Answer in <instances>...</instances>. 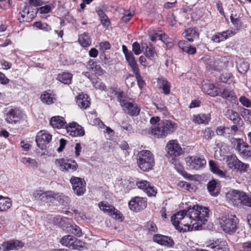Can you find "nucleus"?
Segmentation results:
<instances>
[{
  "label": "nucleus",
  "instance_id": "25",
  "mask_svg": "<svg viewBox=\"0 0 251 251\" xmlns=\"http://www.w3.org/2000/svg\"><path fill=\"white\" fill-rule=\"evenodd\" d=\"M208 163L210 170L214 174L221 177H226V172L221 170L219 166L216 162L211 160L209 161Z\"/></svg>",
  "mask_w": 251,
  "mask_h": 251
},
{
  "label": "nucleus",
  "instance_id": "32",
  "mask_svg": "<svg viewBox=\"0 0 251 251\" xmlns=\"http://www.w3.org/2000/svg\"><path fill=\"white\" fill-rule=\"evenodd\" d=\"M217 184L215 180L210 181L207 184V190L212 196L216 197L220 193V189L217 186Z\"/></svg>",
  "mask_w": 251,
  "mask_h": 251
},
{
  "label": "nucleus",
  "instance_id": "56",
  "mask_svg": "<svg viewBox=\"0 0 251 251\" xmlns=\"http://www.w3.org/2000/svg\"><path fill=\"white\" fill-rule=\"evenodd\" d=\"M129 66L131 68L132 71L134 73L135 76L140 75L139 69L137 62L129 64Z\"/></svg>",
  "mask_w": 251,
  "mask_h": 251
},
{
  "label": "nucleus",
  "instance_id": "49",
  "mask_svg": "<svg viewBox=\"0 0 251 251\" xmlns=\"http://www.w3.org/2000/svg\"><path fill=\"white\" fill-rule=\"evenodd\" d=\"M203 137L206 140H210L214 135V132L210 127H206L202 131Z\"/></svg>",
  "mask_w": 251,
  "mask_h": 251
},
{
  "label": "nucleus",
  "instance_id": "24",
  "mask_svg": "<svg viewBox=\"0 0 251 251\" xmlns=\"http://www.w3.org/2000/svg\"><path fill=\"white\" fill-rule=\"evenodd\" d=\"M211 119L210 115L209 114H199L194 115L192 120L193 122L197 124H207Z\"/></svg>",
  "mask_w": 251,
  "mask_h": 251
},
{
  "label": "nucleus",
  "instance_id": "46",
  "mask_svg": "<svg viewBox=\"0 0 251 251\" xmlns=\"http://www.w3.org/2000/svg\"><path fill=\"white\" fill-rule=\"evenodd\" d=\"M67 231L73 234H75L78 237L81 236V232L80 228L79 226L76 225H71L67 227Z\"/></svg>",
  "mask_w": 251,
  "mask_h": 251
},
{
  "label": "nucleus",
  "instance_id": "63",
  "mask_svg": "<svg viewBox=\"0 0 251 251\" xmlns=\"http://www.w3.org/2000/svg\"><path fill=\"white\" fill-rule=\"evenodd\" d=\"M179 185L189 191H193L194 190V189L191 186V185L186 182H180L179 183Z\"/></svg>",
  "mask_w": 251,
  "mask_h": 251
},
{
  "label": "nucleus",
  "instance_id": "41",
  "mask_svg": "<svg viewBox=\"0 0 251 251\" xmlns=\"http://www.w3.org/2000/svg\"><path fill=\"white\" fill-rule=\"evenodd\" d=\"M21 161L29 168H36L37 167L36 160L29 157H23L21 158Z\"/></svg>",
  "mask_w": 251,
  "mask_h": 251
},
{
  "label": "nucleus",
  "instance_id": "39",
  "mask_svg": "<svg viewBox=\"0 0 251 251\" xmlns=\"http://www.w3.org/2000/svg\"><path fill=\"white\" fill-rule=\"evenodd\" d=\"M75 237L72 235L64 236L60 240L61 244L68 248L71 249Z\"/></svg>",
  "mask_w": 251,
  "mask_h": 251
},
{
  "label": "nucleus",
  "instance_id": "3",
  "mask_svg": "<svg viewBox=\"0 0 251 251\" xmlns=\"http://www.w3.org/2000/svg\"><path fill=\"white\" fill-rule=\"evenodd\" d=\"M226 199L229 204L235 207H241L244 205L251 208V195L243 191L230 190L226 193Z\"/></svg>",
  "mask_w": 251,
  "mask_h": 251
},
{
  "label": "nucleus",
  "instance_id": "38",
  "mask_svg": "<svg viewBox=\"0 0 251 251\" xmlns=\"http://www.w3.org/2000/svg\"><path fill=\"white\" fill-rule=\"evenodd\" d=\"M78 41L81 45L84 47L89 46L91 44V40L88 33H84L80 35Z\"/></svg>",
  "mask_w": 251,
  "mask_h": 251
},
{
  "label": "nucleus",
  "instance_id": "27",
  "mask_svg": "<svg viewBox=\"0 0 251 251\" xmlns=\"http://www.w3.org/2000/svg\"><path fill=\"white\" fill-rule=\"evenodd\" d=\"M88 99L87 95L84 94H79L76 98V103L78 106L81 108H87L90 104Z\"/></svg>",
  "mask_w": 251,
  "mask_h": 251
},
{
  "label": "nucleus",
  "instance_id": "7",
  "mask_svg": "<svg viewBox=\"0 0 251 251\" xmlns=\"http://www.w3.org/2000/svg\"><path fill=\"white\" fill-rule=\"evenodd\" d=\"M231 142L241 157L248 159L251 157V147L242 139L234 138L232 139Z\"/></svg>",
  "mask_w": 251,
  "mask_h": 251
},
{
  "label": "nucleus",
  "instance_id": "33",
  "mask_svg": "<svg viewBox=\"0 0 251 251\" xmlns=\"http://www.w3.org/2000/svg\"><path fill=\"white\" fill-rule=\"evenodd\" d=\"M158 84L159 88H161L165 95H168L170 92L171 84L165 78H160L158 79Z\"/></svg>",
  "mask_w": 251,
  "mask_h": 251
},
{
  "label": "nucleus",
  "instance_id": "44",
  "mask_svg": "<svg viewBox=\"0 0 251 251\" xmlns=\"http://www.w3.org/2000/svg\"><path fill=\"white\" fill-rule=\"evenodd\" d=\"M33 26L39 29H42L45 31H50L51 30V27L46 23H42L40 22H36L34 23Z\"/></svg>",
  "mask_w": 251,
  "mask_h": 251
},
{
  "label": "nucleus",
  "instance_id": "14",
  "mask_svg": "<svg viewBox=\"0 0 251 251\" xmlns=\"http://www.w3.org/2000/svg\"><path fill=\"white\" fill-rule=\"evenodd\" d=\"M52 139L51 135L47 130H41L37 134L36 142L37 146L41 149H44L46 145L48 144Z\"/></svg>",
  "mask_w": 251,
  "mask_h": 251
},
{
  "label": "nucleus",
  "instance_id": "28",
  "mask_svg": "<svg viewBox=\"0 0 251 251\" xmlns=\"http://www.w3.org/2000/svg\"><path fill=\"white\" fill-rule=\"evenodd\" d=\"M240 160L235 155L232 154L226 156V163L227 167L231 170H236Z\"/></svg>",
  "mask_w": 251,
  "mask_h": 251
},
{
  "label": "nucleus",
  "instance_id": "30",
  "mask_svg": "<svg viewBox=\"0 0 251 251\" xmlns=\"http://www.w3.org/2000/svg\"><path fill=\"white\" fill-rule=\"evenodd\" d=\"M202 89L204 93L213 97L219 95L217 88L211 83L204 84L202 85Z\"/></svg>",
  "mask_w": 251,
  "mask_h": 251
},
{
  "label": "nucleus",
  "instance_id": "58",
  "mask_svg": "<svg viewBox=\"0 0 251 251\" xmlns=\"http://www.w3.org/2000/svg\"><path fill=\"white\" fill-rule=\"evenodd\" d=\"M125 57L126 61L128 63V65L136 62L135 57L131 51L128 53V54H126L125 55Z\"/></svg>",
  "mask_w": 251,
  "mask_h": 251
},
{
  "label": "nucleus",
  "instance_id": "9",
  "mask_svg": "<svg viewBox=\"0 0 251 251\" xmlns=\"http://www.w3.org/2000/svg\"><path fill=\"white\" fill-rule=\"evenodd\" d=\"M188 166L192 169L199 170L204 167L206 161L203 156H189L185 158Z\"/></svg>",
  "mask_w": 251,
  "mask_h": 251
},
{
  "label": "nucleus",
  "instance_id": "36",
  "mask_svg": "<svg viewBox=\"0 0 251 251\" xmlns=\"http://www.w3.org/2000/svg\"><path fill=\"white\" fill-rule=\"evenodd\" d=\"M225 115L230 120L233 121L235 123H238L240 120L238 113L232 109L227 110Z\"/></svg>",
  "mask_w": 251,
  "mask_h": 251
},
{
  "label": "nucleus",
  "instance_id": "55",
  "mask_svg": "<svg viewBox=\"0 0 251 251\" xmlns=\"http://www.w3.org/2000/svg\"><path fill=\"white\" fill-rule=\"evenodd\" d=\"M132 51L136 55H139L142 53V49L140 44L137 42H134L132 44Z\"/></svg>",
  "mask_w": 251,
  "mask_h": 251
},
{
  "label": "nucleus",
  "instance_id": "59",
  "mask_svg": "<svg viewBox=\"0 0 251 251\" xmlns=\"http://www.w3.org/2000/svg\"><path fill=\"white\" fill-rule=\"evenodd\" d=\"M189 54H194L196 52V49L195 47L192 46L190 44L187 46L185 50H184Z\"/></svg>",
  "mask_w": 251,
  "mask_h": 251
},
{
  "label": "nucleus",
  "instance_id": "57",
  "mask_svg": "<svg viewBox=\"0 0 251 251\" xmlns=\"http://www.w3.org/2000/svg\"><path fill=\"white\" fill-rule=\"evenodd\" d=\"M129 66L131 68L132 71L134 73L135 76L140 75L139 69L137 62L129 64Z\"/></svg>",
  "mask_w": 251,
  "mask_h": 251
},
{
  "label": "nucleus",
  "instance_id": "43",
  "mask_svg": "<svg viewBox=\"0 0 251 251\" xmlns=\"http://www.w3.org/2000/svg\"><path fill=\"white\" fill-rule=\"evenodd\" d=\"M91 82L94 87L97 89L100 90H105L106 89V87L105 84L100 78L98 77L92 79Z\"/></svg>",
  "mask_w": 251,
  "mask_h": 251
},
{
  "label": "nucleus",
  "instance_id": "35",
  "mask_svg": "<svg viewBox=\"0 0 251 251\" xmlns=\"http://www.w3.org/2000/svg\"><path fill=\"white\" fill-rule=\"evenodd\" d=\"M224 99L234 100L236 97L234 95V93L230 88H225L221 92H219V95Z\"/></svg>",
  "mask_w": 251,
  "mask_h": 251
},
{
  "label": "nucleus",
  "instance_id": "31",
  "mask_svg": "<svg viewBox=\"0 0 251 251\" xmlns=\"http://www.w3.org/2000/svg\"><path fill=\"white\" fill-rule=\"evenodd\" d=\"M199 33L195 28H189L186 29L183 36L190 42H193L194 39L198 38Z\"/></svg>",
  "mask_w": 251,
  "mask_h": 251
},
{
  "label": "nucleus",
  "instance_id": "18",
  "mask_svg": "<svg viewBox=\"0 0 251 251\" xmlns=\"http://www.w3.org/2000/svg\"><path fill=\"white\" fill-rule=\"evenodd\" d=\"M136 186L139 189H142L148 196H155L157 194V190L150 182L141 180L136 182Z\"/></svg>",
  "mask_w": 251,
  "mask_h": 251
},
{
  "label": "nucleus",
  "instance_id": "50",
  "mask_svg": "<svg viewBox=\"0 0 251 251\" xmlns=\"http://www.w3.org/2000/svg\"><path fill=\"white\" fill-rule=\"evenodd\" d=\"M249 167V164L244 163L240 160L236 170L239 171L241 173H244L247 171Z\"/></svg>",
  "mask_w": 251,
  "mask_h": 251
},
{
  "label": "nucleus",
  "instance_id": "37",
  "mask_svg": "<svg viewBox=\"0 0 251 251\" xmlns=\"http://www.w3.org/2000/svg\"><path fill=\"white\" fill-rule=\"evenodd\" d=\"M144 54L148 58L152 60H154L157 56L154 48L152 45L147 46Z\"/></svg>",
  "mask_w": 251,
  "mask_h": 251
},
{
  "label": "nucleus",
  "instance_id": "60",
  "mask_svg": "<svg viewBox=\"0 0 251 251\" xmlns=\"http://www.w3.org/2000/svg\"><path fill=\"white\" fill-rule=\"evenodd\" d=\"M100 50L102 51H104L109 50L110 48V44L108 42L105 41L101 42L100 44Z\"/></svg>",
  "mask_w": 251,
  "mask_h": 251
},
{
  "label": "nucleus",
  "instance_id": "53",
  "mask_svg": "<svg viewBox=\"0 0 251 251\" xmlns=\"http://www.w3.org/2000/svg\"><path fill=\"white\" fill-rule=\"evenodd\" d=\"M239 251H251V241L242 243L239 247Z\"/></svg>",
  "mask_w": 251,
  "mask_h": 251
},
{
  "label": "nucleus",
  "instance_id": "61",
  "mask_svg": "<svg viewBox=\"0 0 251 251\" xmlns=\"http://www.w3.org/2000/svg\"><path fill=\"white\" fill-rule=\"evenodd\" d=\"M0 64L3 69L8 70L11 68L12 64L8 61L2 59L0 60Z\"/></svg>",
  "mask_w": 251,
  "mask_h": 251
},
{
  "label": "nucleus",
  "instance_id": "4",
  "mask_svg": "<svg viewBox=\"0 0 251 251\" xmlns=\"http://www.w3.org/2000/svg\"><path fill=\"white\" fill-rule=\"evenodd\" d=\"M137 164L143 171H149L154 165L153 155L148 150L140 151L138 154Z\"/></svg>",
  "mask_w": 251,
  "mask_h": 251
},
{
  "label": "nucleus",
  "instance_id": "21",
  "mask_svg": "<svg viewBox=\"0 0 251 251\" xmlns=\"http://www.w3.org/2000/svg\"><path fill=\"white\" fill-rule=\"evenodd\" d=\"M235 32L234 31L232 30H227L216 33L212 36L211 40L215 43H219L233 36Z\"/></svg>",
  "mask_w": 251,
  "mask_h": 251
},
{
  "label": "nucleus",
  "instance_id": "52",
  "mask_svg": "<svg viewBox=\"0 0 251 251\" xmlns=\"http://www.w3.org/2000/svg\"><path fill=\"white\" fill-rule=\"evenodd\" d=\"M123 15H124L122 18V20L125 22H127L133 16L134 13L133 11L132 12L130 10H126L124 11Z\"/></svg>",
  "mask_w": 251,
  "mask_h": 251
},
{
  "label": "nucleus",
  "instance_id": "15",
  "mask_svg": "<svg viewBox=\"0 0 251 251\" xmlns=\"http://www.w3.org/2000/svg\"><path fill=\"white\" fill-rule=\"evenodd\" d=\"M73 189L75 193L78 196L82 195L85 191V184L84 180L80 177L72 176L70 179Z\"/></svg>",
  "mask_w": 251,
  "mask_h": 251
},
{
  "label": "nucleus",
  "instance_id": "29",
  "mask_svg": "<svg viewBox=\"0 0 251 251\" xmlns=\"http://www.w3.org/2000/svg\"><path fill=\"white\" fill-rule=\"evenodd\" d=\"M73 75L68 72H63L57 75V79L64 84L69 85L72 83Z\"/></svg>",
  "mask_w": 251,
  "mask_h": 251
},
{
  "label": "nucleus",
  "instance_id": "34",
  "mask_svg": "<svg viewBox=\"0 0 251 251\" xmlns=\"http://www.w3.org/2000/svg\"><path fill=\"white\" fill-rule=\"evenodd\" d=\"M12 206L10 199L0 196V211H5Z\"/></svg>",
  "mask_w": 251,
  "mask_h": 251
},
{
  "label": "nucleus",
  "instance_id": "17",
  "mask_svg": "<svg viewBox=\"0 0 251 251\" xmlns=\"http://www.w3.org/2000/svg\"><path fill=\"white\" fill-rule=\"evenodd\" d=\"M166 150L169 155L176 157L182 153V150L178 142L175 140L170 141L166 146Z\"/></svg>",
  "mask_w": 251,
  "mask_h": 251
},
{
  "label": "nucleus",
  "instance_id": "19",
  "mask_svg": "<svg viewBox=\"0 0 251 251\" xmlns=\"http://www.w3.org/2000/svg\"><path fill=\"white\" fill-rule=\"evenodd\" d=\"M66 130L67 132L72 136H83L85 134L84 128L75 122L70 123Z\"/></svg>",
  "mask_w": 251,
  "mask_h": 251
},
{
  "label": "nucleus",
  "instance_id": "47",
  "mask_svg": "<svg viewBox=\"0 0 251 251\" xmlns=\"http://www.w3.org/2000/svg\"><path fill=\"white\" fill-rule=\"evenodd\" d=\"M84 246L85 243L84 242L75 237L73 244L71 247V249L80 250Z\"/></svg>",
  "mask_w": 251,
  "mask_h": 251
},
{
  "label": "nucleus",
  "instance_id": "16",
  "mask_svg": "<svg viewBox=\"0 0 251 251\" xmlns=\"http://www.w3.org/2000/svg\"><path fill=\"white\" fill-rule=\"evenodd\" d=\"M147 205L146 199L140 197H135L129 202L130 209L134 211L143 210L146 207Z\"/></svg>",
  "mask_w": 251,
  "mask_h": 251
},
{
  "label": "nucleus",
  "instance_id": "10",
  "mask_svg": "<svg viewBox=\"0 0 251 251\" xmlns=\"http://www.w3.org/2000/svg\"><path fill=\"white\" fill-rule=\"evenodd\" d=\"M69 199L63 194L55 193L53 191H49L45 192L44 202L45 203L54 202L57 201L62 204H67Z\"/></svg>",
  "mask_w": 251,
  "mask_h": 251
},
{
  "label": "nucleus",
  "instance_id": "8",
  "mask_svg": "<svg viewBox=\"0 0 251 251\" xmlns=\"http://www.w3.org/2000/svg\"><path fill=\"white\" fill-rule=\"evenodd\" d=\"M56 166L62 172L72 173L76 171L78 165L76 161L72 159L60 158L55 161Z\"/></svg>",
  "mask_w": 251,
  "mask_h": 251
},
{
  "label": "nucleus",
  "instance_id": "48",
  "mask_svg": "<svg viewBox=\"0 0 251 251\" xmlns=\"http://www.w3.org/2000/svg\"><path fill=\"white\" fill-rule=\"evenodd\" d=\"M98 14L100 19L101 24L104 26L108 27L109 25L110 22L108 20L107 16L102 11H100Z\"/></svg>",
  "mask_w": 251,
  "mask_h": 251
},
{
  "label": "nucleus",
  "instance_id": "11",
  "mask_svg": "<svg viewBox=\"0 0 251 251\" xmlns=\"http://www.w3.org/2000/svg\"><path fill=\"white\" fill-rule=\"evenodd\" d=\"M206 247L215 251H230L226 241L222 239L210 240L206 242Z\"/></svg>",
  "mask_w": 251,
  "mask_h": 251
},
{
  "label": "nucleus",
  "instance_id": "6",
  "mask_svg": "<svg viewBox=\"0 0 251 251\" xmlns=\"http://www.w3.org/2000/svg\"><path fill=\"white\" fill-rule=\"evenodd\" d=\"M123 92L118 93V100L123 110L131 116H137L140 113V108L131 99L123 96Z\"/></svg>",
  "mask_w": 251,
  "mask_h": 251
},
{
  "label": "nucleus",
  "instance_id": "2",
  "mask_svg": "<svg viewBox=\"0 0 251 251\" xmlns=\"http://www.w3.org/2000/svg\"><path fill=\"white\" fill-rule=\"evenodd\" d=\"M151 133L156 138H164L167 135L174 132L177 128V125L170 120H165L160 121L158 117L151 118Z\"/></svg>",
  "mask_w": 251,
  "mask_h": 251
},
{
  "label": "nucleus",
  "instance_id": "64",
  "mask_svg": "<svg viewBox=\"0 0 251 251\" xmlns=\"http://www.w3.org/2000/svg\"><path fill=\"white\" fill-rule=\"evenodd\" d=\"M50 5H47L40 7L38 10L40 13L45 14L49 13L50 11Z\"/></svg>",
  "mask_w": 251,
  "mask_h": 251
},
{
  "label": "nucleus",
  "instance_id": "45",
  "mask_svg": "<svg viewBox=\"0 0 251 251\" xmlns=\"http://www.w3.org/2000/svg\"><path fill=\"white\" fill-rule=\"evenodd\" d=\"M88 69L94 71L96 74L99 75H101L104 73V71L101 69L100 65L97 64L95 62H93L91 65L89 64L88 65Z\"/></svg>",
  "mask_w": 251,
  "mask_h": 251
},
{
  "label": "nucleus",
  "instance_id": "23",
  "mask_svg": "<svg viewBox=\"0 0 251 251\" xmlns=\"http://www.w3.org/2000/svg\"><path fill=\"white\" fill-rule=\"evenodd\" d=\"M24 246L22 242L18 240H10L4 242L2 244L4 251H9L13 250H18Z\"/></svg>",
  "mask_w": 251,
  "mask_h": 251
},
{
  "label": "nucleus",
  "instance_id": "5",
  "mask_svg": "<svg viewBox=\"0 0 251 251\" xmlns=\"http://www.w3.org/2000/svg\"><path fill=\"white\" fill-rule=\"evenodd\" d=\"M238 222V218L234 215H224L219 218L221 228L226 233L229 234L235 232Z\"/></svg>",
  "mask_w": 251,
  "mask_h": 251
},
{
  "label": "nucleus",
  "instance_id": "62",
  "mask_svg": "<svg viewBox=\"0 0 251 251\" xmlns=\"http://www.w3.org/2000/svg\"><path fill=\"white\" fill-rule=\"evenodd\" d=\"M167 21L172 26H175L176 24V21L175 17L173 15H169L167 18Z\"/></svg>",
  "mask_w": 251,
  "mask_h": 251
},
{
  "label": "nucleus",
  "instance_id": "42",
  "mask_svg": "<svg viewBox=\"0 0 251 251\" xmlns=\"http://www.w3.org/2000/svg\"><path fill=\"white\" fill-rule=\"evenodd\" d=\"M167 36L166 34L159 33L150 35V39L153 42L156 41L157 39H158L159 40H162L165 44H168L170 42L167 40Z\"/></svg>",
  "mask_w": 251,
  "mask_h": 251
},
{
  "label": "nucleus",
  "instance_id": "26",
  "mask_svg": "<svg viewBox=\"0 0 251 251\" xmlns=\"http://www.w3.org/2000/svg\"><path fill=\"white\" fill-rule=\"evenodd\" d=\"M40 99L44 103L48 105L54 103L56 100L55 95L49 91L43 92L41 95Z\"/></svg>",
  "mask_w": 251,
  "mask_h": 251
},
{
  "label": "nucleus",
  "instance_id": "22",
  "mask_svg": "<svg viewBox=\"0 0 251 251\" xmlns=\"http://www.w3.org/2000/svg\"><path fill=\"white\" fill-rule=\"evenodd\" d=\"M50 124L53 128L57 129L66 128L68 126L64 117L60 116H55L51 118Z\"/></svg>",
  "mask_w": 251,
  "mask_h": 251
},
{
  "label": "nucleus",
  "instance_id": "20",
  "mask_svg": "<svg viewBox=\"0 0 251 251\" xmlns=\"http://www.w3.org/2000/svg\"><path fill=\"white\" fill-rule=\"evenodd\" d=\"M153 241L157 244L167 247H172L174 245L173 239L169 236L162 234H155L153 237Z\"/></svg>",
  "mask_w": 251,
  "mask_h": 251
},
{
  "label": "nucleus",
  "instance_id": "1",
  "mask_svg": "<svg viewBox=\"0 0 251 251\" xmlns=\"http://www.w3.org/2000/svg\"><path fill=\"white\" fill-rule=\"evenodd\" d=\"M208 208L196 205L187 211L181 210L172 217L171 221L180 232L201 229L209 217Z\"/></svg>",
  "mask_w": 251,
  "mask_h": 251
},
{
  "label": "nucleus",
  "instance_id": "51",
  "mask_svg": "<svg viewBox=\"0 0 251 251\" xmlns=\"http://www.w3.org/2000/svg\"><path fill=\"white\" fill-rule=\"evenodd\" d=\"M241 115L246 121L251 122V112L250 110L243 108Z\"/></svg>",
  "mask_w": 251,
  "mask_h": 251
},
{
  "label": "nucleus",
  "instance_id": "40",
  "mask_svg": "<svg viewBox=\"0 0 251 251\" xmlns=\"http://www.w3.org/2000/svg\"><path fill=\"white\" fill-rule=\"evenodd\" d=\"M249 64L243 59H240L237 67L238 72L241 74L246 73L249 69Z\"/></svg>",
  "mask_w": 251,
  "mask_h": 251
},
{
  "label": "nucleus",
  "instance_id": "13",
  "mask_svg": "<svg viewBox=\"0 0 251 251\" xmlns=\"http://www.w3.org/2000/svg\"><path fill=\"white\" fill-rule=\"evenodd\" d=\"M25 115L18 108H12L6 114L5 120L9 124H14L23 119Z\"/></svg>",
  "mask_w": 251,
  "mask_h": 251
},
{
  "label": "nucleus",
  "instance_id": "12",
  "mask_svg": "<svg viewBox=\"0 0 251 251\" xmlns=\"http://www.w3.org/2000/svg\"><path fill=\"white\" fill-rule=\"evenodd\" d=\"M99 206L100 209L102 210L105 213L112 216L116 219L122 220V214L113 205L106 202H100L99 203Z\"/></svg>",
  "mask_w": 251,
  "mask_h": 251
},
{
  "label": "nucleus",
  "instance_id": "54",
  "mask_svg": "<svg viewBox=\"0 0 251 251\" xmlns=\"http://www.w3.org/2000/svg\"><path fill=\"white\" fill-rule=\"evenodd\" d=\"M241 104L248 108L251 107V100L246 98L245 96H241L239 99Z\"/></svg>",
  "mask_w": 251,
  "mask_h": 251
}]
</instances>
